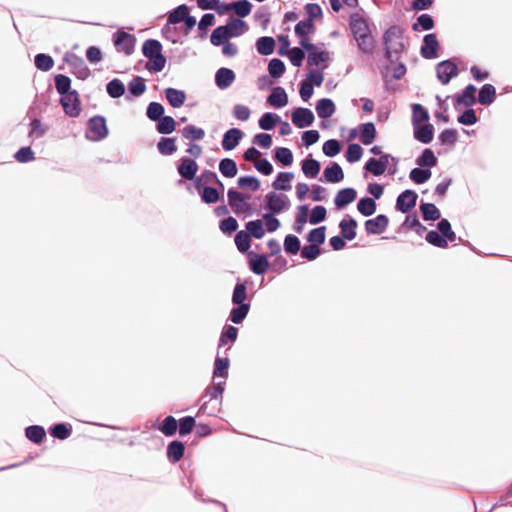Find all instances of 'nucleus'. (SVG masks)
<instances>
[{"mask_svg": "<svg viewBox=\"0 0 512 512\" xmlns=\"http://www.w3.org/2000/svg\"><path fill=\"white\" fill-rule=\"evenodd\" d=\"M158 121L156 128L160 134H171L176 128V122L171 116H163Z\"/></svg>", "mask_w": 512, "mask_h": 512, "instance_id": "42", "label": "nucleus"}, {"mask_svg": "<svg viewBox=\"0 0 512 512\" xmlns=\"http://www.w3.org/2000/svg\"><path fill=\"white\" fill-rule=\"evenodd\" d=\"M242 131L237 128L228 130L222 140V147L224 150L229 151L234 149L242 138Z\"/></svg>", "mask_w": 512, "mask_h": 512, "instance_id": "19", "label": "nucleus"}, {"mask_svg": "<svg viewBox=\"0 0 512 512\" xmlns=\"http://www.w3.org/2000/svg\"><path fill=\"white\" fill-rule=\"evenodd\" d=\"M275 158L277 161L285 166H289L293 162V155L290 149L285 147H279L275 151Z\"/></svg>", "mask_w": 512, "mask_h": 512, "instance_id": "62", "label": "nucleus"}, {"mask_svg": "<svg viewBox=\"0 0 512 512\" xmlns=\"http://www.w3.org/2000/svg\"><path fill=\"white\" fill-rule=\"evenodd\" d=\"M235 81V73L228 68H220L215 74V82L218 88L226 89Z\"/></svg>", "mask_w": 512, "mask_h": 512, "instance_id": "18", "label": "nucleus"}, {"mask_svg": "<svg viewBox=\"0 0 512 512\" xmlns=\"http://www.w3.org/2000/svg\"><path fill=\"white\" fill-rule=\"evenodd\" d=\"M350 29L354 38L364 36L370 33V29L366 21L359 15L353 14L350 18Z\"/></svg>", "mask_w": 512, "mask_h": 512, "instance_id": "17", "label": "nucleus"}, {"mask_svg": "<svg viewBox=\"0 0 512 512\" xmlns=\"http://www.w3.org/2000/svg\"><path fill=\"white\" fill-rule=\"evenodd\" d=\"M342 237L346 240H353L356 237V228H357V222L356 220L350 218V219H343L341 220L339 224Z\"/></svg>", "mask_w": 512, "mask_h": 512, "instance_id": "27", "label": "nucleus"}, {"mask_svg": "<svg viewBox=\"0 0 512 512\" xmlns=\"http://www.w3.org/2000/svg\"><path fill=\"white\" fill-rule=\"evenodd\" d=\"M418 195L412 190H405L402 192L396 200V209L402 213L409 212L415 207Z\"/></svg>", "mask_w": 512, "mask_h": 512, "instance_id": "10", "label": "nucleus"}, {"mask_svg": "<svg viewBox=\"0 0 512 512\" xmlns=\"http://www.w3.org/2000/svg\"><path fill=\"white\" fill-rule=\"evenodd\" d=\"M357 209L363 216H371L376 211V203L372 198H362L357 204Z\"/></svg>", "mask_w": 512, "mask_h": 512, "instance_id": "46", "label": "nucleus"}, {"mask_svg": "<svg viewBox=\"0 0 512 512\" xmlns=\"http://www.w3.org/2000/svg\"><path fill=\"white\" fill-rule=\"evenodd\" d=\"M320 163L314 159H306L302 162V171L305 176L315 178L320 172Z\"/></svg>", "mask_w": 512, "mask_h": 512, "instance_id": "43", "label": "nucleus"}, {"mask_svg": "<svg viewBox=\"0 0 512 512\" xmlns=\"http://www.w3.org/2000/svg\"><path fill=\"white\" fill-rule=\"evenodd\" d=\"M315 30L314 23L311 20L300 21L295 26V33L299 37H306Z\"/></svg>", "mask_w": 512, "mask_h": 512, "instance_id": "60", "label": "nucleus"}, {"mask_svg": "<svg viewBox=\"0 0 512 512\" xmlns=\"http://www.w3.org/2000/svg\"><path fill=\"white\" fill-rule=\"evenodd\" d=\"M314 114L308 108H296L292 112V122L298 128H304L312 125Z\"/></svg>", "mask_w": 512, "mask_h": 512, "instance_id": "11", "label": "nucleus"}, {"mask_svg": "<svg viewBox=\"0 0 512 512\" xmlns=\"http://www.w3.org/2000/svg\"><path fill=\"white\" fill-rule=\"evenodd\" d=\"M267 102L275 108H280L288 103V96L282 87H275L269 95Z\"/></svg>", "mask_w": 512, "mask_h": 512, "instance_id": "21", "label": "nucleus"}, {"mask_svg": "<svg viewBox=\"0 0 512 512\" xmlns=\"http://www.w3.org/2000/svg\"><path fill=\"white\" fill-rule=\"evenodd\" d=\"M246 230H247V233L250 235V237L253 236L256 239H261L265 234V230L263 228L262 221L259 219L249 221L246 224Z\"/></svg>", "mask_w": 512, "mask_h": 512, "instance_id": "50", "label": "nucleus"}, {"mask_svg": "<svg viewBox=\"0 0 512 512\" xmlns=\"http://www.w3.org/2000/svg\"><path fill=\"white\" fill-rule=\"evenodd\" d=\"M71 80L66 76V115L78 116L81 111L78 95L70 91Z\"/></svg>", "mask_w": 512, "mask_h": 512, "instance_id": "9", "label": "nucleus"}, {"mask_svg": "<svg viewBox=\"0 0 512 512\" xmlns=\"http://www.w3.org/2000/svg\"><path fill=\"white\" fill-rule=\"evenodd\" d=\"M184 452L185 445L180 441H172L167 447V457L173 463L180 461Z\"/></svg>", "mask_w": 512, "mask_h": 512, "instance_id": "25", "label": "nucleus"}, {"mask_svg": "<svg viewBox=\"0 0 512 512\" xmlns=\"http://www.w3.org/2000/svg\"><path fill=\"white\" fill-rule=\"evenodd\" d=\"M376 137L375 125L371 122L360 126V140L364 145H370Z\"/></svg>", "mask_w": 512, "mask_h": 512, "instance_id": "33", "label": "nucleus"}, {"mask_svg": "<svg viewBox=\"0 0 512 512\" xmlns=\"http://www.w3.org/2000/svg\"><path fill=\"white\" fill-rule=\"evenodd\" d=\"M227 196L229 205L236 214L250 213V204L246 202V197L242 193L234 189H229Z\"/></svg>", "mask_w": 512, "mask_h": 512, "instance_id": "5", "label": "nucleus"}, {"mask_svg": "<svg viewBox=\"0 0 512 512\" xmlns=\"http://www.w3.org/2000/svg\"><path fill=\"white\" fill-rule=\"evenodd\" d=\"M25 435L30 441L38 444L43 441L46 432L42 426L32 425L26 428Z\"/></svg>", "mask_w": 512, "mask_h": 512, "instance_id": "36", "label": "nucleus"}, {"mask_svg": "<svg viewBox=\"0 0 512 512\" xmlns=\"http://www.w3.org/2000/svg\"><path fill=\"white\" fill-rule=\"evenodd\" d=\"M300 241L294 235H287L284 239V249L288 254L295 255L300 251Z\"/></svg>", "mask_w": 512, "mask_h": 512, "instance_id": "57", "label": "nucleus"}, {"mask_svg": "<svg viewBox=\"0 0 512 512\" xmlns=\"http://www.w3.org/2000/svg\"><path fill=\"white\" fill-rule=\"evenodd\" d=\"M269 74L274 78L281 77L285 72V65L280 59H272L268 65Z\"/></svg>", "mask_w": 512, "mask_h": 512, "instance_id": "63", "label": "nucleus"}, {"mask_svg": "<svg viewBox=\"0 0 512 512\" xmlns=\"http://www.w3.org/2000/svg\"><path fill=\"white\" fill-rule=\"evenodd\" d=\"M423 219L426 221L438 220L441 216L439 209L432 203H423L420 206Z\"/></svg>", "mask_w": 512, "mask_h": 512, "instance_id": "40", "label": "nucleus"}, {"mask_svg": "<svg viewBox=\"0 0 512 512\" xmlns=\"http://www.w3.org/2000/svg\"><path fill=\"white\" fill-rule=\"evenodd\" d=\"M229 37H238L248 29L247 24L241 19H231L226 25H223Z\"/></svg>", "mask_w": 512, "mask_h": 512, "instance_id": "20", "label": "nucleus"}, {"mask_svg": "<svg viewBox=\"0 0 512 512\" xmlns=\"http://www.w3.org/2000/svg\"><path fill=\"white\" fill-rule=\"evenodd\" d=\"M355 40L357 42L359 49L362 52L371 53L373 51L375 42L373 36L371 35V32L364 36L357 37Z\"/></svg>", "mask_w": 512, "mask_h": 512, "instance_id": "52", "label": "nucleus"}, {"mask_svg": "<svg viewBox=\"0 0 512 512\" xmlns=\"http://www.w3.org/2000/svg\"><path fill=\"white\" fill-rule=\"evenodd\" d=\"M357 193L353 188L341 189L335 197V205L338 208L344 207L352 203L356 199Z\"/></svg>", "mask_w": 512, "mask_h": 512, "instance_id": "22", "label": "nucleus"}, {"mask_svg": "<svg viewBox=\"0 0 512 512\" xmlns=\"http://www.w3.org/2000/svg\"><path fill=\"white\" fill-rule=\"evenodd\" d=\"M48 130L49 127L47 125H43L39 118H32L29 123L28 138H41L48 132Z\"/></svg>", "mask_w": 512, "mask_h": 512, "instance_id": "23", "label": "nucleus"}, {"mask_svg": "<svg viewBox=\"0 0 512 512\" xmlns=\"http://www.w3.org/2000/svg\"><path fill=\"white\" fill-rule=\"evenodd\" d=\"M207 184H217L222 189L224 188L222 182L218 179L217 174L210 170H205L204 172H202L200 177L197 179L196 187L199 188L201 185Z\"/></svg>", "mask_w": 512, "mask_h": 512, "instance_id": "38", "label": "nucleus"}, {"mask_svg": "<svg viewBox=\"0 0 512 512\" xmlns=\"http://www.w3.org/2000/svg\"><path fill=\"white\" fill-rule=\"evenodd\" d=\"M128 88H129V92L132 95L140 96L145 92L146 85H145L143 78L135 77L130 81Z\"/></svg>", "mask_w": 512, "mask_h": 512, "instance_id": "64", "label": "nucleus"}, {"mask_svg": "<svg viewBox=\"0 0 512 512\" xmlns=\"http://www.w3.org/2000/svg\"><path fill=\"white\" fill-rule=\"evenodd\" d=\"M324 178L327 182L338 183L343 180L344 173L340 165L334 162L331 166L325 168Z\"/></svg>", "mask_w": 512, "mask_h": 512, "instance_id": "26", "label": "nucleus"}, {"mask_svg": "<svg viewBox=\"0 0 512 512\" xmlns=\"http://www.w3.org/2000/svg\"><path fill=\"white\" fill-rule=\"evenodd\" d=\"M265 201L268 210L275 214L281 213L290 206V202L286 196L276 194L275 192L268 193L265 196Z\"/></svg>", "mask_w": 512, "mask_h": 512, "instance_id": "7", "label": "nucleus"}, {"mask_svg": "<svg viewBox=\"0 0 512 512\" xmlns=\"http://www.w3.org/2000/svg\"><path fill=\"white\" fill-rule=\"evenodd\" d=\"M436 72L441 83L446 85L453 77L457 76L458 68L455 63L450 60H446L437 65Z\"/></svg>", "mask_w": 512, "mask_h": 512, "instance_id": "8", "label": "nucleus"}, {"mask_svg": "<svg viewBox=\"0 0 512 512\" xmlns=\"http://www.w3.org/2000/svg\"><path fill=\"white\" fill-rule=\"evenodd\" d=\"M177 170L182 178L192 180L198 171V164L193 159L182 158Z\"/></svg>", "mask_w": 512, "mask_h": 512, "instance_id": "15", "label": "nucleus"}, {"mask_svg": "<svg viewBox=\"0 0 512 512\" xmlns=\"http://www.w3.org/2000/svg\"><path fill=\"white\" fill-rule=\"evenodd\" d=\"M294 179V174L292 172H280L277 175L276 180L273 182L272 186L276 190L289 191L291 190L290 182Z\"/></svg>", "mask_w": 512, "mask_h": 512, "instance_id": "29", "label": "nucleus"}, {"mask_svg": "<svg viewBox=\"0 0 512 512\" xmlns=\"http://www.w3.org/2000/svg\"><path fill=\"white\" fill-rule=\"evenodd\" d=\"M88 127H89V133H90L89 138L94 141L102 140L108 134L106 120L102 116L92 117L89 120Z\"/></svg>", "mask_w": 512, "mask_h": 512, "instance_id": "6", "label": "nucleus"}, {"mask_svg": "<svg viewBox=\"0 0 512 512\" xmlns=\"http://www.w3.org/2000/svg\"><path fill=\"white\" fill-rule=\"evenodd\" d=\"M157 148L162 155H172L177 151L175 138H161L157 144Z\"/></svg>", "mask_w": 512, "mask_h": 512, "instance_id": "47", "label": "nucleus"}, {"mask_svg": "<svg viewBox=\"0 0 512 512\" xmlns=\"http://www.w3.org/2000/svg\"><path fill=\"white\" fill-rule=\"evenodd\" d=\"M165 95L169 104L174 108L181 107L186 99L185 93L175 88H167L165 90Z\"/></svg>", "mask_w": 512, "mask_h": 512, "instance_id": "28", "label": "nucleus"}, {"mask_svg": "<svg viewBox=\"0 0 512 512\" xmlns=\"http://www.w3.org/2000/svg\"><path fill=\"white\" fill-rule=\"evenodd\" d=\"M431 174L429 169L414 168L411 170L409 177L416 184H423L430 179Z\"/></svg>", "mask_w": 512, "mask_h": 512, "instance_id": "51", "label": "nucleus"}, {"mask_svg": "<svg viewBox=\"0 0 512 512\" xmlns=\"http://www.w3.org/2000/svg\"><path fill=\"white\" fill-rule=\"evenodd\" d=\"M269 261L265 255H258L249 261L250 269L258 275L264 274L269 268Z\"/></svg>", "mask_w": 512, "mask_h": 512, "instance_id": "30", "label": "nucleus"}, {"mask_svg": "<svg viewBox=\"0 0 512 512\" xmlns=\"http://www.w3.org/2000/svg\"><path fill=\"white\" fill-rule=\"evenodd\" d=\"M246 296L245 284H236L233 291L232 301L234 304H237L238 307H235L231 310L230 320H244V318L247 316L250 306L249 304L244 303Z\"/></svg>", "mask_w": 512, "mask_h": 512, "instance_id": "3", "label": "nucleus"}, {"mask_svg": "<svg viewBox=\"0 0 512 512\" xmlns=\"http://www.w3.org/2000/svg\"><path fill=\"white\" fill-rule=\"evenodd\" d=\"M188 13L189 8L185 4L178 6L169 13L168 24H177L182 22L188 16Z\"/></svg>", "mask_w": 512, "mask_h": 512, "instance_id": "44", "label": "nucleus"}, {"mask_svg": "<svg viewBox=\"0 0 512 512\" xmlns=\"http://www.w3.org/2000/svg\"><path fill=\"white\" fill-rule=\"evenodd\" d=\"M142 52L149 61L146 69L150 72H160L164 69L166 58L162 55V46L158 40H146L142 46Z\"/></svg>", "mask_w": 512, "mask_h": 512, "instance_id": "2", "label": "nucleus"}, {"mask_svg": "<svg viewBox=\"0 0 512 512\" xmlns=\"http://www.w3.org/2000/svg\"><path fill=\"white\" fill-rule=\"evenodd\" d=\"M35 67L43 72H47L54 66V59L51 55L46 53H38L34 57Z\"/></svg>", "mask_w": 512, "mask_h": 512, "instance_id": "31", "label": "nucleus"}, {"mask_svg": "<svg viewBox=\"0 0 512 512\" xmlns=\"http://www.w3.org/2000/svg\"><path fill=\"white\" fill-rule=\"evenodd\" d=\"M390 155H381L379 159L370 158L365 164V169L375 176L384 174L389 164Z\"/></svg>", "mask_w": 512, "mask_h": 512, "instance_id": "12", "label": "nucleus"}, {"mask_svg": "<svg viewBox=\"0 0 512 512\" xmlns=\"http://www.w3.org/2000/svg\"><path fill=\"white\" fill-rule=\"evenodd\" d=\"M182 136L187 140H201L205 136V131L194 125H187L181 130Z\"/></svg>", "mask_w": 512, "mask_h": 512, "instance_id": "45", "label": "nucleus"}, {"mask_svg": "<svg viewBox=\"0 0 512 512\" xmlns=\"http://www.w3.org/2000/svg\"><path fill=\"white\" fill-rule=\"evenodd\" d=\"M325 232H326V228L324 226L312 229L308 234L307 240L311 244H315L316 246H319V245L323 244L325 241V237H326Z\"/></svg>", "mask_w": 512, "mask_h": 512, "instance_id": "56", "label": "nucleus"}, {"mask_svg": "<svg viewBox=\"0 0 512 512\" xmlns=\"http://www.w3.org/2000/svg\"><path fill=\"white\" fill-rule=\"evenodd\" d=\"M383 45L386 58L391 62L397 60L406 48L404 30L397 25L388 28L383 34Z\"/></svg>", "mask_w": 512, "mask_h": 512, "instance_id": "1", "label": "nucleus"}, {"mask_svg": "<svg viewBox=\"0 0 512 512\" xmlns=\"http://www.w3.org/2000/svg\"><path fill=\"white\" fill-rule=\"evenodd\" d=\"M233 8L232 10L237 14L239 17H246L251 13L252 5L248 0H240L238 2H234L231 5Z\"/></svg>", "mask_w": 512, "mask_h": 512, "instance_id": "58", "label": "nucleus"}, {"mask_svg": "<svg viewBox=\"0 0 512 512\" xmlns=\"http://www.w3.org/2000/svg\"><path fill=\"white\" fill-rule=\"evenodd\" d=\"M413 126L416 140L424 144H428L433 140L434 127L432 124H418Z\"/></svg>", "mask_w": 512, "mask_h": 512, "instance_id": "16", "label": "nucleus"}, {"mask_svg": "<svg viewBox=\"0 0 512 512\" xmlns=\"http://www.w3.org/2000/svg\"><path fill=\"white\" fill-rule=\"evenodd\" d=\"M107 92L112 98H119L125 93L124 84L119 79H113L107 84Z\"/></svg>", "mask_w": 512, "mask_h": 512, "instance_id": "55", "label": "nucleus"}, {"mask_svg": "<svg viewBox=\"0 0 512 512\" xmlns=\"http://www.w3.org/2000/svg\"><path fill=\"white\" fill-rule=\"evenodd\" d=\"M439 43L435 34H427L424 37L423 45L421 47V55L426 59H433L437 57Z\"/></svg>", "mask_w": 512, "mask_h": 512, "instance_id": "13", "label": "nucleus"}, {"mask_svg": "<svg viewBox=\"0 0 512 512\" xmlns=\"http://www.w3.org/2000/svg\"><path fill=\"white\" fill-rule=\"evenodd\" d=\"M426 241L439 248H446L448 246V240L441 236L437 231H429L425 237Z\"/></svg>", "mask_w": 512, "mask_h": 512, "instance_id": "59", "label": "nucleus"}, {"mask_svg": "<svg viewBox=\"0 0 512 512\" xmlns=\"http://www.w3.org/2000/svg\"><path fill=\"white\" fill-rule=\"evenodd\" d=\"M429 120L427 110L420 104L412 106V123L413 125L423 124Z\"/></svg>", "mask_w": 512, "mask_h": 512, "instance_id": "41", "label": "nucleus"}, {"mask_svg": "<svg viewBox=\"0 0 512 512\" xmlns=\"http://www.w3.org/2000/svg\"><path fill=\"white\" fill-rule=\"evenodd\" d=\"M476 87L474 85H468L462 92L461 95L456 97L458 104H464L465 106H471L476 102Z\"/></svg>", "mask_w": 512, "mask_h": 512, "instance_id": "34", "label": "nucleus"}, {"mask_svg": "<svg viewBox=\"0 0 512 512\" xmlns=\"http://www.w3.org/2000/svg\"><path fill=\"white\" fill-rule=\"evenodd\" d=\"M14 159L19 163L26 164L35 160V153L30 146H22L15 152Z\"/></svg>", "mask_w": 512, "mask_h": 512, "instance_id": "39", "label": "nucleus"}, {"mask_svg": "<svg viewBox=\"0 0 512 512\" xmlns=\"http://www.w3.org/2000/svg\"><path fill=\"white\" fill-rule=\"evenodd\" d=\"M496 97L495 87L491 84H485L479 91L478 101L482 105H490Z\"/></svg>", "mask_w": 512, "mask_h": 512, "instance_id": "32", "label": "nucleus"}, {"mask_svg": "<svg viewBox=\"0 0 512 512\" xmlns=\"http://www.w3.org/2000/svg\"><path fill=\"white\" fill-rule=\"evenodd\" d=\"M219 170L223 176L228 178L235 177L238 172L235 161L230 158H225L220 161Z\"/></svg>", "mask_w": 512, "mask_h": 512, "instance_id": "37", "label": "nucleus"}, {"mask_svg": "<svg viewBox=\"0 0 512 512\" xmlns=\"http://www.w3.org/2000/svg\"><path fill=\"white\" fill-rule=\"evenodd\" d=\"M420 167H433L437 164V158L429 148L425 149L416 160Z\"/></svg>", "mask_w": 512, "mask_h": 512, "instance_id": "49", "label": "nucleus"}, {"mask_svg": "<svg viewBox=\"0 0 512 512\" xmlns=\"http://www.w3.org/2000/svg\"><path fill=\"white\" fill-rule=\"evenodd\" d=\"M316 112L319 118H329L335 112V105L331 99H320L316 104Z\"/></svg>", "mask_w": 512, "mask_h": 512, "instance_id": "24", "label": "nucleus"}, {"mask_svg": "<svg viewBox=\"0 0 512 512\" xmlns=\"http://www.w3.org/2000/svg\"><path fill=\"white\" fill-rule=\"evenodd\" d=\"M235 244L240 252L248 251L251 245L250 235L245 231H239L235 236Z\"/></svg>", "mask_w": 512, "mask_h": 512, "instance_id": "53", "label": "nucleus"}, {"mask_svg": "<svg viewBox=\"0 0 512 512\" xmlns=\"http://www.w3.org/2000/svg\"><path fill=\"white\" fill-rule=\"evenodd\" d=\"M434 27V20L429 14H422L417 18V21L412 25L414 31L430 30Z\"/></svg>", "mask_w": 512, "mask_h": 512, "instance_id": "54", "label": "nucleus"}, {"mask_svg": "<svg viewBox=\"0 0 512 512\" xmlns=\"http://www.w3.org/2000/svg\"><path fill=\"white\" fill-rule=\"evenodd\" d=\"M257 51L261 55H270L275 48V41L272 37H260L256 42Z\"/></svg>", "mask_w": 512, "mask_h": 512, "instance_id": "35", "label": "nucleus"}, {"mask_svg": "<svg viewBox=\"0 0 512 512\" xmlns=\"http://www.w3.org/2000/svg\"><path fill=\"white\" fill-rule=\"evenodd\" d=\"M178 428L177 420L173 416H167L164 418L162 424L159 426V431H161L165 436H172L176 433Z\"/></svg>", "mask_w": 512, "mask_h": 512, "instance_id": "48", "label": "nucleus"}, {"mask_svg": "<svg viewBox=\"0 0 512 512\" xmlns=\"http://www.w3.org/2000/svg\"><path fill=\"white\" fill-rule=\"evenodd\" d=\"M113 42L118 52L131 55L134 52L136 38L132 34L118 30L113 35Z\"/></svg>", "mask_w": 512, "mask_h": 512, "instance_id": "4", "label": "nucleus"}, {"mask_svg": "<svg viewBox=\"0 0 512 512\" xmlns=\"http://www.w3.org/2000/svg\"><path fill=\"white\" fill-rule=\"evenodd\" d=\"M437 228L442 236L450 242L455 241L456 234L451 229V224L447 219H442L439 221Z\"/></svg>", "mask_w": 512, "mask_h": 512, "instance_id": "61", "label": "nucleus"}, {"mask_svg": "<svg viewBox=\"0 0 512 512\" xmlns=\"http://www.w3.org/2000/svg\"><path fill=\"white\" fill-rule=\"evenodd\" d=\"M389 219L385 215H378L365 222V230L368 234H381L388 227Z\"/></svg>", "mask_w": 512, "mask_h": 512, "instance_id": "14", "label": "nucleus"}]
</instances>
